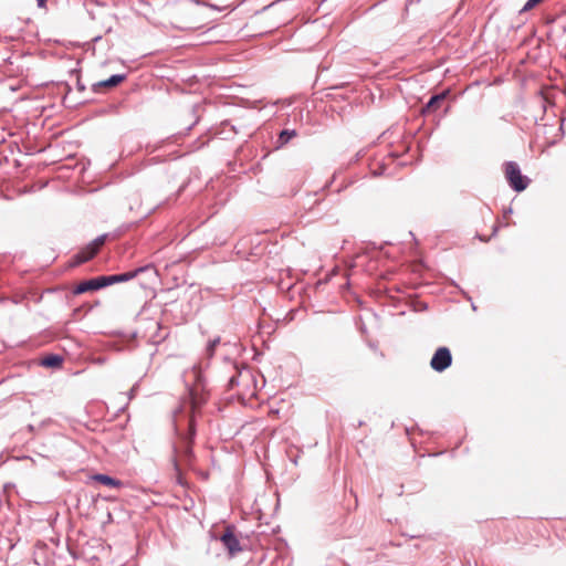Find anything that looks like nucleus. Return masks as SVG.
Segmentation results:
<instances>
[{
  "mask_svg": "<svg viewBox=\"0 0 566 566\" xmlns=\"http://www.w3.org/2000/svg\"><path fill=\"white\" fill-rule=\"evenodd\" d=\"M104 287H106L105 286V281H104V276L99 275V276L92 277L90 280H85V281L80 282L73 289V294L74 295H80V294H83V293H86V292L98 291V290L104 289Z\"/></svg>",
  "mask_w": 566,
  "mask_h": 566,
  "instance_id": "nucleus-5",
  "label": "nucleus"
},
{
  "mask_svg": "<svg viewBox=\"0 0 566 566\" xmlns=\"http://www.w3.org/2000/svg\"><path fill=\"white\" fill-rule=\"evenodd\" d=\"M106 238L107 234H102L94 239L92 242H90L86 247L81 249L72 256L70 264L72 266H77L93 259L99 251L101 247L104 244Z\"/></svg>",
  "mask_w": 566,
  "mask_h": 566,
  "instance_id": "nucleus-2",
  "label": "nucleus"
},
{
  "mask_svg": "<svg viewBox=\"0 0 566 566\" xmlns=\"http://www.w3.org/2000/svg\"><path fill=\"white\" fill-rule=\"evenodd\" d=\"M77 87L80 91H83L85 88L84 85H82L80 82H77Z\"/></svg>",
  "mask_w": 566,
  "mask_h": 566,
  "instance_id": "nucleus-18",
  "label": "nucleus"
},
{
  "mask_svg": "<svg viewBox=\"0 0 566 566\" xmlns=\"http://www.w3.org/2000/svg\"><path fill=\"white\" fill-rule=\"evenodd\" d=\"M543 0H527L524 7L521 9V12H526L533 8H535L538 3H541Z\"/></svg>",
  "mask_w": 566,
  "mask_h": 566,
  "instance_id": "nucleus-15",
  "label": "nucleus"
},
{
  "mask_svg": "<svg viewBox=\"0 0 566 566\" xmlns=\"http://www.w3.org/2000/svg\"><path fill=\"white\" fill-rule=\"evenodd\" d=\"M63 364V357L57 354H49L41 359V366L46 368H60Z\"/></svg>",
  "mask_w": 566,
  "mask_h": 566,
  "instance_id": "nucleus-10",
  "label": "nucleus"
},
{
  "mask_svg": "<svg viewBox=\"0 0 566 566\" xmlns=\"http://www.w3.org/2000/svg\"><path fill=\"white\" fill-rule=\"evenodd\" d=\"M234 368L237 369V374L229 378L228 387L232 389L241 382L248 386L249 381L252 380L251 370L247 367L239 368L238 365H234Z\"/></svg>",
  "mask_w": 566,
  "mask_h": 566,
  "instance_id": "nucleus-7",
  "label": "nucleus"
},
{
  "mask_svg": "<svg viewBox=\"0 0 566 566\" xmlns=\"http://www.w3.org/2000/svg\"><path fill=\"white\" fill-rule=\"evenodd\" d=\"M297 135L295 129H283L280 132L276 139V147L281 148L285 146L293 137Z\"/></svg>",
  "mask_w": 566,
  "mask_h": 566,
  "instance_id": "nucleus-13",
  "label": "nucleus"
},
{
  "mask_svg": "<svg viewBox=\"0 0 566 566\" xmlns=\"http://www.w3.org/2000/svg\"><path fill=\"white\" fill-rule=\"evenodd\" d=\"M91 479L95 482H98L103 485H106V486L113 488V489H120L124 485V483L120 480L115 479V478L104 474V473H96V474L92 475Z\"/></svg>",
  "mask_w": 566,
  "mask_h": 566,
  "instance_id": "nucleus-8",
  "label": "nucleus"
},
{
  "mask_svg": "<svg viewBox=\"0 0 566 566\" xmlns=\"http://www.w3.org/2000/svg\"><path fill=\"white\" fill-rule=\"evenodd\" d=\"M505 177L510 187L516 192L524 191L530 184L528 177L522 175L520 166L515 161L505 163Z\"/></svg>",
  "mask_w": 566,
  "mask_h": 566,
  "instance_id": "nucleus-1",
  "label": "nucleus"
},
{
  "mask_svg": "<svg viewBox=\"0 0 566 566\" xmlns=\"http://www.w3.org/2000/svg\"><path fill=\"white\" fill-rule=\"evenodd\" d=\"M452 364V354H451V350L446 347V346H441L439 347L431 360H430V367L437 371V373H442L446 369H448Z\"/></svg>",
  "mask_w": 566,
  "mask_h": 566,
  "instance_id": "nucleus-4",
  "label": "nucleus"
},
{
  "mask_svg": "<svg viewBox=\"0 0 566 566\" xmlns=\"http://www.w3.org/2000/svg\"><path fill=\"white\" fill-rule=\"evenodd\" d=\"M148 266H140L133 271L119 273V274H112V275H103L105 281V286L113 285L115 283H123L127 282L134 277H136L139 273L146 271Z\"/></svg>",
  "mask_w": 566,
  "mask_h": 566,
  "instance_id": "nucleus-6",
  "label": "nucleus"
},
{
  "mask_svg": "<svg viewBox=\"0 0 566 566\" xmlns=\"http://www.w3.org/2000/svg\"><path fill=\"white\" fill-rule=\"evenodd\" d=\"M3 298L0 297V302L2 301Z\"/></svg>",
  "mask_w": 566,
  "mask_h": 566,
  "instance_id": "nucleus-19",
  "label": "nucleus"
},
{
  "mask_svg": "<svg viewBox=\"0 0 566 566\" xmlns=\"http://www.w3.org/2000/svg\"><path fill=\"white\" fill-rule=\"evenodd\" d=\"M126 74H113L107 80L101 81L93 85L94 91L97 87H115L126 80Z\"/></svg>",
  "mask_w": 566,
  "mask_h": 566,
  "instance_id": "nucleus-9",
  "label": "nucleus"
},
{
  "mask_svg": "<svg viewBox=\"0 0 566 566\" xmlns=\"http://www.w3.org/2000/svg\"><path fill=\"white\" fill-rule=\"evenodd\" d=\"M219 541L222 543L230 557L237 556L243 549L238 536L235 535L234 526L232 525H228L226 527L224 532L220 535Z\"/></svg>",
  "mask_w": 566,
  "mask_h": 566,
  "instance_id": "nucleus-3",
  "label": "nucleus"
},
{
  "mask_svg": "<svg viewBox=\"0 0 566 566\" xmlns=\"http://www.w3.org/2000/svg\"><path fill=\"white\" fill-rule=\"evenodd\" d=\"M447 96V92H442L440 94H436V95H432L429 101L427 102V104L424 105L423 107V113H429V112H432L434 111L438 105L446 98Z\"/></svg>",
  "mask_w": 566,
  "mask_h": 566,
  "instance_id": "nucleus-12",
  "label": "nucleus"
},
{
  "mask_svg": "<svg viewBox=\"0 0 566 566\" xmlns=\"http://www.w3.org/2000/svg\"><path fill=\"white\" fill-rule=\"evenodd\" d=\"M221 343V338L219 336H216L214 338L210 339L206 346V356L208 358H211L214 355L217 346H219Z\"/></svg>",
  "mask_w": 566,
  "mask_h": 566,
  "instance_id": "nucleus-14",
  "label": "nucleus"
},
{
  "mask_svg": "<svg viewBox=\"0 0 566 566\" xmlns=\"http://www.w3.org/2000/svg\"><path fill=\"white\" fill-rule=\"evenodd\" d=\"M195 434H196V429H195V423H193V419H189L188 420V432L187 434L184 436V443H185V453L186 454H190L191 453V442L195 438Z\"/></svg>",
  "mask_w": 566,
  "mask_h": 566,
  "instance_id": "nucleus-11",
  "label": "nucleus"
},
{
  "mask_svg": "<svg viewBox=\"0 0 566 566\" xmlns=\"http://www.w3.org/2000/svg\"><path fill=\"white\" fill-rule=\"evenodd\" d=\"M136 389H137V384L135 386H133V388L128 391V399H133L135 394H136Z\"/></svg>",
  "mask_w": 566,
  "mask_h": 566,
  "instance_id": "nucleus-16",
  "label": "nucleus"
},
{
  "mask_svg": "<svg viewBox=\"0 0 566 566\" xmlns=\"http://www.w3.org/2000/svg\"><path fill=\"white\" fill-rule=\"evenodd\" d=\"M46 3V0H36V4L39 8H44Z\"/></svg>",
  "mask_w": 566,
  "mask_h": 566,
  "instance_id": "nucleus-17",
  "label": "nucleus"
}]
</instances>
